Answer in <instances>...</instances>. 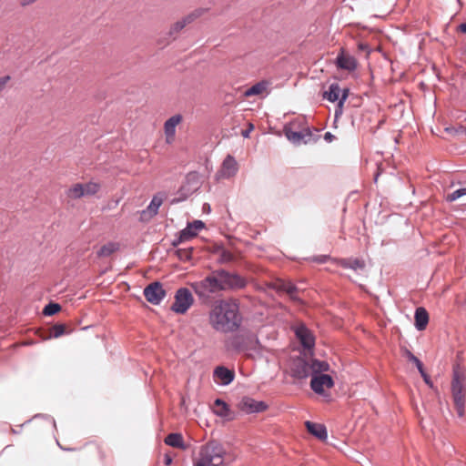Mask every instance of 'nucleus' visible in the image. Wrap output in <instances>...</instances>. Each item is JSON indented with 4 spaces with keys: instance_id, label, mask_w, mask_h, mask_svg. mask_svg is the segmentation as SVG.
<instances>
[{
    "instance_id": "nucleus-1",
    "label": "nucleus",
    "mask_w": 466,
    "mask_h": 466,
    "mask_svg": "<svg viewBox=\"0 0 466 466\" xmlns=\"http://www.w3.org/2000/svg\"><path fill=\"white\" fill-rule=\"evenodd\" d=\"M238 303L235 299H221L217 301L209 312V324L219 332H232L241 322L238 312Z\"/></svg>"
},
{
    "instance_id": "nucleus-2",
    "label": "nucleus",
    "mask_w": 466,
    "mask_h": 466,
    "mask_svg": "<svg viewBox=\"0 0 466 466\" xmlns=\"http://www.w3.org/2000/svg\"><path fill=\"white\" fill-rule=\"evenodd\" d=\"M227 452L222 444L212 441L200 446L193 459L194 466H227Z\"/></svg>"
},
{
    "instance_id": "nucleus-3",
    "label": "nucleus",
    "mask_w": 466,
    "mask_h": 466,
    "mask_svg": "<svg viewBox=\"0 0 466 466\" xmlns=\"http://www.w3.org/2000/svg\"><path fill=\"white\" fill-rule=\"evenodd\" d=\"M289 370L291 375L298 379H304L311 376L313 373L327 371L329 364L316 360H306L304 358H295L289 362Z\"/></svg>"
},
{
    "instance_id": "nucleus-4",
    "label": "nucleus",
    "mask_w": 466,
    "mask_h": 466,
    "mask_svg": "<svg viewBox=\"0 0 466 466\" xmlns=\"http://www.w3.org/2000/svg\"><path fill=\"white\" fill-rule=\"evenodd\" d=\"M465 375L459 366L453 368L451 394L455 409L460 417L464 414L465 406Z\"/></svg>"
},
{
    "instance_id": "nucleus-5",
    "label": "nucleus",
    "mask_w": 466,
    "mask_h": 466,
    "mask_svg": "<svg viewBox=\"0 0 466 466\" xmlns=\"http://www.w3.org/2000/svg\"><path fill=\"white\" fill-rule=\"evenodd\" d=\"M220 282L218 270L200 281L192 283L191 288L199 298L208 299L210 294L222 290Z\"/></svg>"
},
{
    "instance_id": "nucleus-6",
    "label": "nucleus",
    "mask_w": 466,
    "mask_h": 466,
    "mask_svg": "<svg viewBox=\"0 0 466 466\" xmlns=\"http://www.w3.org/2000/svg\"><path fill=\"white\" fill-rule=\"evenodd\" d=\"M101 185L95 181L87 183H76L72 185L66 191L67 198L71 199H78L84 197H91L100 190Z\"/></svg>"
},
{
    "instance_id": "nucleus-7",
    "label": "nucleus",
    "mask_w": 466,
    "mask_h": 466,
    "mask_svg": "<svg viewBox=\"0 0 466 466\" xmlns=\"http://www.w3.org/2000/svg\"><path fill=\"white\" fill-rule=\"evenodd\" d=\"M193 302L194 299L191 292L186 288H181L176 293L171 309L176 313L184 314L192 306Z\"/></svg>"
},
{
    "instance_id": "nucleus-8",
    "label": "nucleus",
    "mask_w": 466,
    "mask_h": 466,
    "mask_svg": "<svg viewBox=\"0 0 466 466\" xmlns=\"http://www.w3.org/2000/svg\"><path fill=\"white\" fill-rule=\"evenodd\" d=\"M221 289H240L246 287L247 281L238 274L229 273L225 270H219Z\"/></svg>"
},
{
    "instance_id": "nucleus-9",
    "label": "nucleus",
    "mask_w": 466,
    "mask_h": 466,
    "mask_svg": "<svg viewBox=\"0 0 466 466\" xmlns=\"http://www.w3.org/2000/svg\"><path fill=\"white\" fill-rule=\"evenodd\" d=\"M201 15V12L198 10H196L186 16L182 17L180 20L175 22L173 25H171L167 35V40L168 41H174L177 38L179 33L189 24H191L193 21H195L198 17H199Z\"/></svg>"
},
{
    "instance_id": "nucleus-10",
    "label": "nucleus",
    "mask_w": 466,
    "mask_h": 466,
    "mask_svg": "<svg viewBox=\"0 0 466 466\" xmlns=\"http://www.w3.org/2000/svg\"><path fill=\"white\" fill-rule=\"evenodd\" d=\"M296 123H291L289 126L285 127V135L287 138L295 145H300L308 143L312 134L308 127H304L299 131L295 130Z\"/></svg>"
},
{
    "instance_id": "nucleus-11",
    "label": "nucleus",
    "mask_w": 466,
    "mask_h": 466,
    "mask_svg": "<svg viewBox=\"0 0 466 466\" xmlns=\"http://www.w3.org/2000/svg\"><path fill=\"white\" fill-rule=\"evenodd\" d=\"M311 377L310 387L318 394H322L325 389H330L334 385L329 375L319 372L311 374Z\"/></svg>"
},
{
    "instance_id": "nucleus-12",
    "label": "nucleus",
    "mask_w": 466,
    "mask_h": 466,
    "mask_svg": "<svg viewBox=\"0 0 466 466\" xmlns=\"http://www.w3.org/2000/svg\"><path fill=\"white\" fill-rule=\"evenodd\" d=\"M166 291L159 282H153L144 289V296L148 302L157 305L164 299Z\"/></svg>"
},
{
    "instance_id": "nucleus-13",
    "label": "nucleus",
    "mask_w": 466,
    "mask_h": 466,
    "mask_svg": "<svg viewBox=\"0 0 466 466\" xmlns=\"http://www.w3.org/2000/svg\"><path fill=\"white\" fill-rule=\"evenodd\" d=\"M238 169V166L235 158L228 155L224 159L220 169L217 173L218 179H226L234 177Z\"/></svg>"
},
{
    "instance_id": "nucleus-14",
    "label": "nucleus",
    "mask_w": 466,
    "mask_h": 466,
    "mask_svg": "<svg viewBox=\"0 0 466 466\" xmlns=\"http://www.w3.org/2000/svg\"><path fill=\"white\" fill-rule=\"evenodd\" d=\"M183 117L181 115L177 114L169 117L164 124L165 141L167 144L171 145L176 138V128L182 122Z\"/></svg>"
},
{
    "instance_id": "nucleus-15",
    "label": "nucleus",
    "mask_w": 466,
    "mask_h": 466,
    "mask_svg": "<svg viewBox=\"0 0 466 466\" xmlns=\"http://www.w3.org/2000/svg\"><path fill=\"white\" fill-rule=\"evenodd\" d=\"M238 409L246 413L262 412L268 409L264 401H258L249 397H244L238 403Z\"/></svg>"
},
{
    "instance_id": "nucleus-16",
    "label": "nucleus",
    "mask_w": 466,
    "mask_h": 466,
    "mask_svg": "<svg viewBox=\"0 0 466 466\" xmlns=\"http://www.w3.org/2000/svg\"><path fill=\"white\" fill-rule=\"evenodd\" d=\"M335 64L339 69L352 72L357 68L358 62L354 56L341 51L336 57Z\"/></svg>"
},
{
    "instance_id": "nucleus-17",
    "label": "nucleus",
    "mask_w": 466,
    "mask_h": 466,
    "mask_svg": "<svg viewBox=\"0 0 466 466\" xmlns=\"http://www.w3.org/2000/svg\"><path fill=\"white\" fill-rule=\"evenodd\" d=\"M349 96V89H329L322 93V97L330 102L339 101V107L342 108L344 101Z\"/></svg>"
},
{
    "instance_id": "nucleus-18",
    "label": "nucleus",
    "mask_w": 466,
    "mask_h": 466,
    "mask_svg": "<svg viewBox=\"0 0 466 466\" xmlns=\"http://www.w3.org/2000/svg\"><path fill=\"white\" fill-rule=\"evenodd\" d=\"M272 287L279 291L286 292L290 297L291 299H299L297 296L298 288L290 281L278 279L272 284Z\"/></svg>"
},
{
    "instance_id": "nucleus-19",
    "label": "nucleus",
    "mask_w": 466,
    "mask_h": 466,
    "mask_svg": "<svg viewBox=\"0 0 466 466\" xmlns=\"http://www.w3.org/2000/svg\"><path fill=\"white\" fill-rule=\"evenodd\" d=\"M296 335L305 349L310 350L313 348L315 339L311 332L307 328L304 326L299 327L296 329Z\"/></svg>"
},
{
    "instance_id": "nucleus-20",
    "label": "nucleus",
    "mask_w": 466,
    "mask_h": 466,
    "mask_svg": "<svg viewBox=\"0 0 466 466\" xmlns=\"http://www.w3.org/2000/svg\"><path fill=\"white\" fill-rule=\"evenodd\" d=\"M235 374L225 367H217L214 370V378L223 385L229 384L234 380Z\"/></svg>"
},
{
    "instance_id": "nucleus-21",
    "label": "nucleus",
    "mask_w": 466,
    "mask_h": 466,
    "mask_svg": "<svg viewBox=\"0 0 466 466\" xmlns=\"http://www.w3.org/2000/svg\"><path fill=\"white\" fill-rule=\"evenodd\" d=\"M336 263L345 268H351L353 270L363 269L365 262L363 259L358 258H341L336 260Z\"/></svg>"
},
{
    "instance_id": "nucleus-22",
    "label": "nucleus",
    "mask_w": 466,
    "mask_h": 466,
    "mask_svg": "<svg viewBox=\"0 0 466 466\" xmlns=\"http://www.w3.org/2000/svg\"><path fill=\"white\" fill-rule=\"evenodd\" d=\"M429 322V314L424 308H418L415 311V327L418 330L426 329Z\"/></svg>"
},
{
    "instance_id": "nucleus-23",
    "label": "nucleus",
    "mask_w": 466,
    "mask_h": 466,
    "mask_svg": "<svg viewBox=\"0 0 466 466\" xmlns=\"http://www.w3.org/2000/svg\"><path fill=\"white\" fill-rule=\"evenodd\" d=\"M305 425L309 433L314 435L319 440L327 439V431L322 424L306 421Z\"/></svg>"
},
{
    "instance_id": "nucleus-24",
    "label": "nucleus",
    "mask_w": 466,
    "mask_h": 466,
    "mask_svg": "<svg viewBox=\"0 0 466 466\" xmlns=\"http://www.w3.org/2000/svg\"><path fill=\"white\" fill-rule=\"evenodd\" d=\"M164 442L167 445L171 446L173 448H177V449H181V450H186L187 449V446H186V444L184 442L183 436L180 433H170V434H168L165 438Z\"/></svg>"
},
{
    "instance_id": "nucleus-25",
    "label": "nucleus",
    "mask_w": 466,
    "mask_h": 466,
    "mask_svg": "<svg viewBox=\"0 0 466 466\" xmlns=\"http://www.w3.org/2000/svg\"><path fill=\"white\" fill-rule=\"evenodd\" d=\"M162 203H163L162 197H160L158 195L154 196L149 206L147 207V209L142 211L141 217L143 218L147 215H148L149 218L154 217L157 213V210H158L159 207L162 205Z\"/></svg>"
},
{
    "instance_id": "nucleus-26",
    "label": "nucleus",
    "mask_w": 466,
    "mask_h": 466,
    "mask_svg": "<svg viewBox=\"0 0 466 466\" xmlns=\"http://www.w3.org/2000/svg\"><path fill=\"white\" fill-rule=\"evenodd\" d=\"M214 412L220 417L229 418L231 411L228 405L220 399H217L213 406Z\"/></svg>"
},
{
    "instance_id": "nucleus-27",
    "label": "nucleus",
    "mask_w": 466,
    "mask_h": 466,
    "mask_svg": "<svg viewBox=\"0 0 466 466\" xmlns=\"http://www.w3.org/2000/svg\"><path fill=\"white\" fill-rule=\"evenodd\" d=\"M66 333V326L64 324H56L54 325L50 330L49 335L46 336V339L51 338H58Z\"/></svg>"
},
{
    "instance_id": "nucleus-28",
    "label": "nucleus",
    "mask_w": 466,
    "mask_h": 466,
    "mask_svg": "<svg viewBox=\"0 0 466 466\" xmlns=\"http://www.w3.org/2000/svg\"><path fill=\"white\" fill-rule=\"evenodd\" d=\"M116 248L115 244L109 243L106 245H104L100 248L99 251L97 252V255L99 257H108L112 253L116 251Z\"/></svg>"
},
{
    "instance_id": "nucleus-29",
    "label": "nucleus",
    "mask_w": 466,
    "mask_h": 466,
    "mask_svg": "<svg viewBox=\"0 0 466 466\" xmlns=\"http://www.w3.org/2000/svg\"><path fill=\"white\" fill-rule=\"evenodd\" d=\"M192 252H193L192 248H179L177 250V255L180 260L187 261L191 258Z\"/></svg>"
},
{
    "instance_id": "nucleus-30",
    "label": "nucleus",
    "mask_w": 466,
    "mask_h": 466,
    "mask_svg": "<svg viewBox=\"0 0 466 466\" xmlns=\"http://www.w3.org/2000/svg\"><path fill=\"white\" fill-rule=\"evenodd\" d=\"M60 309H61V306L59 304L49 303L45 307L43 313L46 316H51V315H54V314L59 312Z\"/></svg>"
},
{
    "instance_id": "nucleus-31",
    "label": "nucleus",
    "mask_w": 466,
    "mask_h": 466,
    "mask_svg": "<svg viewBox=\"0 0 466 466\" xmlns=\"http://www.w3.org/2000/svg\"><path fill=\"white\" fill-rule=\"evenodd\" d=\"M195 236H197V232L188 225L184 230H182L180 234V240H187Z\"/></svg>"
},
{
    "instance_id": "nucleus-32",
    "label": "nucleus",
    "mask_w": 466,
    "mask_h": 466,
    "mask_svg": "<svg viewBox=\"0 0 466 466\" xmlns=\"http://www.w3.org/2000/svg\"><path fill=\"white\" fill-rule=\"evenodd\" d=\"M463 195H466V188H461L453 191L452 193L447 196L446 199L450 202H452Z\"/></svg>"
},
{
    "instance_id": "nucleus-33",
    "label": "nucleus",
    "mask_w": 466,
    "mask_h": 466,
    "mask_svg": "<svg viewBox=\"0 0 466 466\" xmlns=\"http://www.w3.org/2000/svg\"><path fill=\"white\" fill-rule=\"evenodd\" d=\"M407 357L410 361H412L416 365L419 371H422L423 365L416 356H414L410 351H407Z\"/></svg>"
},
{
    "instance_id": "nucleus-34",
    "label": "nucleus",
    "mask_w": 466,
    "mask_h": 466,
    "mask_svg": "<svg viewBox=\"0 0 466 466\" xmlns=\"http://www.w3.org/2000/svg\"><path fill=\"white\" fill-rule=\"evenodd\" d=\"M263 90L264 89H247L245 91V93L243 94V96L245 98H248V97L252 96H258V95L262 94Z\"/></svg>"
},
{
    "instance_id": "nucleus-35",
    "label": "nucleus",
    "mask_w": 466,
    "mask_h": 466,
    "mask_svg": "<svg viewBox=\"0 0 466 466\" xmlns=\"http://www.w3.org/2000/svg\"><path fill=\"white\" fill-rule=\"evenodd\" d=\"M189 226L198 232L204 228V223L201 220H195L193 223L189 224Z\"/></svg>"
},
{
    "instance_id": "nucleus-36",
    "label": "nucleus",
    "mask_w": 466,
    "mask_h": 466,
    "mask_svg": "<svg viewBox=\"0 0 466 466\" xmlns=\"http://www.w3.org/2000/svg\"><path fill=\"white\" fill-rule=\"evenodd\" d=\"M272 83L268 81V80H262V81H259L256 84H254L251 87H256V88H258V87H267L268 86L271 85Z\"/></svg>"
},
{
    "instance_id": "nucleus-37",
    "label": "nucleus",
    "mask_w": 466,
    "mask_h": 466,
    "mask_svg": "<svg viewBox=\"0 0 466 466\" xmlns=\"http://www.w3.org/2000/svg\"><path fill=\"white\" fill-rule=\"evenodd\" d=\"M421 377L423 378L426 384H428L430 387H432V383L431 381V379L429 375L425 372L424 369H422V371H420Z\"/></svg>"
},
{
    "instance_id": "nucleus-38",
    "label": "nucleus",
    "mask_w": 466,
    "mask_h": 466,
    "mask_svg": "<svg viewBox=\"0 0 466 466\" xmlns=\"http://www.w3.org/2000/svg\"><path fill=\"white\" fill-rule=\"evenodd\" d=\"M233 259V255L228 251H223L222 253V260L225 262L231 261Z\"/></svg>"
},
{
    "instance_id": "nucleus-39",
    "label": "nucleus",
    "mask_w": 466,
    "mask_h": 466,
    "mask_svg": "<svg viewBox=\"0 0 466 466\" xmlns=\"http://www.w3.org/2000/svg\"><path fill=\"white\" fill-rule=\"evenodd\" d=\"M329 259V257L326 256V255L318 256L313 258V260L318 263H325Z\"/></svg>"
},
{
    "instance_id": "nucleus-40",
    "label": "nucleus",
    "mask_w": 466,
    "mask_h": 466,
    "mask_svg": "<svg viewBox=\"0 0 466 466\" xmlns=\"http://www.w3.org/2000/svg\"><path fill=\"white\" fill-rule=\"evenodd\" d=\"M254 129V125L251 124V123H248V129L246 130H243L241 132V135L244 137H249V133Z\"/></svg>"
},
{
    "instance_id": "nucleus-41",
    "label": "nucleus",
    "mask_w": 466,
    "mask_h": 466,
    "mask_svg": "<svg viewBox=\"0 0 466 466\" xmlns=\"http://www.w3.org/2000/svg\"><path fill=\"white\" fill-rule=\"evenodd\" d=\"M9 80H10V76H1L0 77V87L5 86L8 83Z\"/></svg>"
},
{
    "instance_id": "nucleus-42",
    "label": "nucleus",
    "mask_w": 466,
    "mask_h": 466,
    "mask_svg": "<svg viewBox=\"0 0 466 466\" xmlns=\"http://www.w3.org/2000/svg\"><path fill=\"white\" fill-rule=\"evenodd\" d=\"M172 456L168 453L165 454L164 456V463L167 465V466H169L171 463H172Z\"/></svg>"
},
{
    "instance_id": "nucleus-43",
    "label": "nucleus",
    "mask_w": 466,
    "mask_h": 466,
    "mask_svg": "<svg viewBox=\"0 0 466 466\" xmlns=\"http://www.w3.org/2000/svg\"><path fill=\"white\" fill-rule=\"evenodd\" d=\"M459 29H460V31H461V32H462V33H465V34H466V23L461 24V25H459Z\"/></svg>"
},
{
    "instance_id": "nucleus-44",
    "label": "nucleus",
    "mask_w": 466,
    "mask_h": 466,
    "mask_svg": "<svg viewBox=\"0 0 466 466\" xmlns=\"http://www.w3.org/2000/svg\"><path fill=\"white\" fill-rule=\"evenodd\" d=\"M196 177H197V175H196V174H189V175L187 176V179H193V178H195Z\"/></svg>"
},
{
    "instance_id": "nucleus-45",
    "label": "nucleus",
    "mask_w": 466,
    "mask_h": 466,
    "mask_svg": "<svg viewBox=\"0 0 466 466\" xmlns=\"http://www.w3.org/2000/svg\"><path fill=\"white\" fill-rule=\"evenodd\" d=\"M330 137H331V134H330V133H329V132H328V133H326V134H325V138H326L327 140H329V139H330Z\"/></svg>"
},
{
    "instance_id": "nucleus-46",
    "label": "nucleus",
    "mask_w": 466,
    "mask_h": 466,
    "mask_svg": "<svg viewBox=\"0 0 466 466\" xmlns=\"http://www.w3.org/2000/svg\"><path fill=\"white\" fill-rule=\"evenodd\" d=\"M329 87H330V88H333V87H339V86H338V84H331V85L329 86Z\"/></svg>"
},
{
    "instance_id": "nucleus-47",
    "label": "nucleus",
    "mask_w": 466,
    "mask_h": 466,
    "mask_svg": "<svg viewBox=\"0 0 466 466\" xmlns=\"http://www.w3.org/2000/svg\"><path fill=\"white\" fill-rule=\"evenodd\" d=\"M378 176H379V174H377V175L375 176V177H374L375 182H377V181H378Z\"/></svg>"
}]
</instances>
